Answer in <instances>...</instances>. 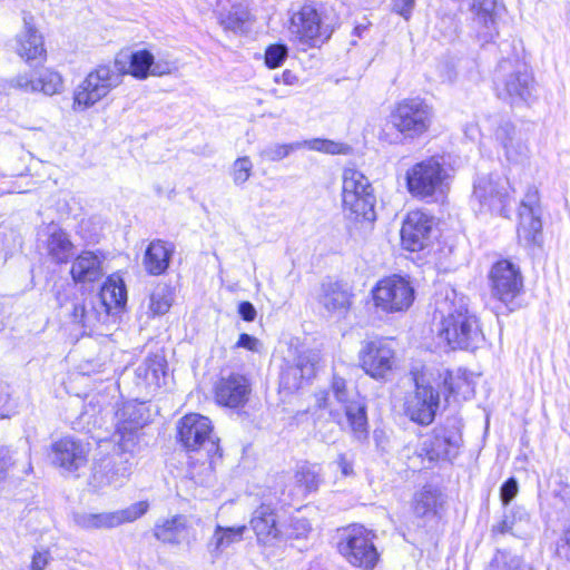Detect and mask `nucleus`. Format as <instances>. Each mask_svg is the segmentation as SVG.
<instances>
[{"label": "nucleus", "instance_id": "c9c22d12", "mask_svg": "<svg viewBox=\"0 0 570 570\" xmlns=\"http://www.w3.org/2000/svg\"><path fill=\"white\" fill-rule=\"evenodd\" d=\"M215 11L224 29L235 32L242 30L249 16L244 4L230 0H216Z\"/></svg>", "mask_w": 570, "mask_h": 570}, {"label": "nucleus", "instance_id": "bf43d9fd", "mask_svg": "<svg viewBox=\"0 0 570 570\" xmlns=\"http://www.w3.org/2000/svg\"><path fill=\"white\" fill-rule=\"evenodd\" d=\"M259 341L249 335V334H246V333H243L239 335V338L236 343V346L237 347H242V348H245V350H248V351H252V352H257L258 348H259Z\"/></svg>", "mask_w": 570, "mask_h": 570}, {"label": "nucleus", "instance_id": "cd10ccee", "mask_svg": "<svg viewBox=\"0 0 570 570\" xmlns=\"http://www.w3.org/2000/svg\"><path fill=\"white\" fill-rule=\"evenodd\" d=\"M39 240L48 256L56 264H67L73 255L75 246L67 232L56 224H49L39 232Z\"/></svg>", "mask_w": 570, "mask_h": 570}, {"label": "nucleus", "instance_id": "4d7b16f0", "mask_svg": "<svg viewBox=\"0 0 570 570\" xmlns=\"http://www.w3.org/2000/svg\"><path fill=\"white\" fill-rule=\"evenodd\" d=\"M415 6V0H392V9L404 19H409Z\"/></svg>", "mask_w": 570, "mask_h": 570}, {"label": "nucleus", "instance_id": "1a4fd4ad", "mask_svg": "<svg viewBox=\"0 0 570 570\" xmlns=\"http://www.w3.org/2000/svg\"><path fill=\"white\" fill-rule=\"evenodd\" d=\"M90 452V443L68 435L51 443L48 456L60 474L79 478L89 462Z\"/></svg>", "mask_w": 570, "mask_h": 570}, {"label": "nucleus", "instance_id": "aec40b11", "mask_svg": "<svg viewBox=\"0 0 570 570\" xmlns=\"http://www.w3.org/2000/svg\"><path fill=\"white\" fill-rule=\"evenodd\" d=\"M489 278L492 295L505 304L512 302L523 287L519 266L508 259L497 262L490 271Z\"/></svg>", "mask_w": 570, "mask_h": 570}, {"label": "nucleus", "instance_id": "2f4dec72", "mask_svg": "<svg viewBox=\"0 0 570 570\" xmlns=\"http://www.w3.org/2000/svg\"><path fill=\"white\" fill-rule=\"evenodd\" d=\"M71 320L78 324L85 334L99 332L100 327L110 321V316L106 309L99 308L96 299H83L72 304Z\"/></svg>", "mask_w": 570, "mask_h": 570}, {"label": "nucleus", "instance_id": "774afa93", "mask_svg": "<svg viewBox=\"0 0 570 570\" xmlns=\"http://www.w3.org/2000/svg\"><path fill=\"white\" fill-rule=\"evenodd\" d=\"M566 495H570V489H564Z\"/></svg>", "mask_w": 570, "mask_h": 570}, {"label": "nucleus", "instance_id": "20e7f679", "mask_svg": "<svg viewBox=\"0 0 570 570\" xmlns=\"http://www.w3.org/2000/svg\"><path fill=\"white\" fill-rule=\"evenodd\" d=\"M287 30L292 41L306 48L320 46L333 32V28L313 2L292 6Z\"/></svg>", "mask_w": 570, "mask_h": 570}, {"label": "nucleus", "instance_id": "864d4df0", "mask_svg": "<svg viewBox=\"0 0 570 570\" xmlns=\"http://www.w3.org/2000/svg\"><path fill=\"white\" fill-rule=\"evenodd\" d=\"M520 212H531L533 215H540L539 193L534 187H530L521 202Z\"/></svg>", "mask_w": 570, "mask_h": 570}, {"label": "nucleus", "instance_id": "680f3d73", "mask_svg": "<svg viewBox=\"0 0 570 570\" xmlns=\"http://www.w3.org/2000/svg\"><path fill=\"white\" fill-rule=\"evenodd\" d=\"M48 562H49V552L48 551H37L32 556L30 567L32 570H42L47 567Z\"/></svg>", "mask_w": 570, "mask_h": 570}, {"label": "nucleus", "instance_id": "f03ea898", "mask_svg": "<svg viewBox=\"0 0 570 570\" xmlns=\"http://www.w3.org/2000/svg\"><path fill=\"white\" fill-rule=\"evenodd\" d=\"M438 309L443 315L438 335L446 345L452 350L481 346L484 335L476 316L468 311L463 296L458 298L454 289L448 291L444 301L438 303Z\"/></svg>", "mask_w": 570, "mask_h": 570}, {"label": "nucleus", "instance_id": "f3484780", "mask_svg": "<svg viewBox=\"0 0 570 570\" xmlns=\"http://www.w3.org/2000/svg\"><path fill=\"white\" fill-rule=\"evenodd\" d=\"M440 407V393L430 384H424L417 377L415 387L409 392L404 401V413L419 425H430Z\"/></svg>", "mask_w": 570, "mask_h": 570}, {"label": "nucleus", "instance_id": "9b49d317", "mask_svg": "<svg viewBox=\"0 0 570 570\" xmlns=\"http://www.w3.org/2000/svg\"><path fill=\"white\" fill-rule=\"evenodd\" d=\"M446 177V169L436 157L416 163L405 175L409 193L421 199L442 193Z\"/></svg>", "mask_w": 570, "mask_h": 570}, {"label": "nucleus", "instance_id": "a18cd8bd", "mask_svg": "<svg viewBox=\"0 0 570 570\" xmlns=\"http://www.w3.org/2000/svg\"><path fill=\"white\" fill-rule=\"evenodd\" d=\"M62 88V79L58 72L43 70L36 78L35 92H43L51 96L58 94Z\"/></svg>", "mask_w": 570, "mask_h": 570}, {"label": "nucleus", "instance_id": "7ed1b4c3", "mask_svg": "<svg viewBox=\"0 0 570 570\" xmlns=\"http://www.w3.org/2000/svg\"><path fill=\"white\" fill-rule=\"evenodd\" d=\"M336 401L345 412L348 426L355 439L358 441L367 438V416L366 406L360 395L348 390L346 382L342 377L334 376L328 391H320L315 394V403L318 409L328 410L330 414L336 419V410L333 403Z\"/></svg>", "mask_w": 570, "mask_h": 570}, {"label": "nucleus", "instance_id": "ea45409f", "mask_svg": "<svg viewBox=\"0 0 570 570\" xmlns=\"http://www.w3.org/2000/svg\"><path fill=\"white\" fill-rule=\"evenodd\" d=\"M165 360L159 355L148 356L135 371L136 376L147 386H159L165 376Z\"/></svg>", "mask_w": 570, "mask_h": 570}, {"label": "nucleus", "instance_id": "c756f323", "mask_svg": "<svg viewBox=\"0 0 570 570\" xmlns=\"http://www.w3.org/2000/svg\"><path fill=\"white\" fill-rule=\"evenodd\" d=\"M105 259L101 252L82 250L71 263V278L81 284L98 282L106 273Z\"/></svg>", "mask_w": 570, "mask_h": 570}, {"label": "nucleus", "instance_id": "a211bd4d", "mask_svg": "<svg viewBox=\"0 0 570 570\" xmlns=\"http://www.w3.org/2000/svg\"><path fill=\"white\" fill-rule=\"evenodd\" d=\"M460 444L461 432L456 424L438 426L423 440L419 456L431 463L451 460L456 455Z\"/></svg>", "mask_w": 570, "mask_h": 570}, {"label": "nucleus", "instance_id": "f704fd0d", "mask_svg": "<svg viewBox=\"0 0 570 570\" xmlns=\"http://www.w3.org/2000/svg\"><path fill=\"white\" fill-rule=\"evenodd\" d=\"M246 529V525L222 527L217 524L207 542V551L213 560L218 559L234 543L240 542Z\"/></svg>", "mask_w": 570, "mask_h": 570}, {"label": "nucleus", "instance_id": "473e14b6", "mask_svg": "<svg viewBox=\"0 0 570 570\" xmlns=\"http://www.w3.org/2000/svg\"><path fill=\"white\" fill-rule=\"evenodd\" d=\"M95 299L99 308L106 309L108 315L114 317L127 302V289L124 279L118 274L108 276Z\"/></svg>", "mask_w": 570, "mask_h": 570}, {"label": "nucleus", "instance_id": "338daca9", "mask_svg": "<svg viewBox=\"0 0 570 570\" xmlns=\"http://www.w3.org/2000/svg\"><path fill=\"white\" fill-rule=\"evenodd\" d=\"M31 470H32L31 463H30V462H28V463H27V468L22 470V473H23V474H28V473H30V472H31Z\"/></svg>", "mask_w": 570, "mask_h": 570}, {"label": "nucleus", "instance_id": "423d86ee", "mask_svg": "<svg viewBox=\"0 0 570 570\" xmlns=\"http://www.w3.org/2000/svg\"><path fill=\"white\" fill-rule=\"evenodd\" d=\"M342 202L346 216L355 222L373 223L376 198L366 176L355 168L343 171Z\"/></svg>", "mask_w": 570, "mask_h": 570}, {"label": "nucleus", "instance_id": "8fccbe9b", "mask_svg": "<svg viewBox=\"0 0 570 570\" xmlns=\"http://www.w3.org/2000/svg\"><path fill=\"white\" fill-rule=\"evenodd\" d=\"M16 453L9 448H0V482L6 481L10 475H14L17 471Z\"/></svg>", "mask_w": 570, "mask_h": 570}, {"label": "nucleus", "instance_id": "f8f14e48", "mask_svg": "<svg viewBox=\"0 0 570 570\" xmlns=\"http://www.w3.org/2000/svg\"><path fill=\"white\" fill-rule=\"evenodd\" d=\"M373 538L372 532L364 527L353 525L344 531L338 551L352 566L373 569L379 561Z\"/></svg>", "mask_w": 570, "mask_h": 570}, {"label": "nucleus", "instance_id": "a19ab883", "mask_svg": "<svg viewBox=\"0 0 570 570\" xmlns=\"http://www.w3.org/2000/svg\"><path fill=\"white\" fill-rule=\"evenodd\" d=\"M311 531L312 524L306 518L293 515L282 524V541L306 539Z\"/></svg>", "mask_w": 570, "mask_h": 570}, {"label": "nucleus", "instance_id": "a878e982", "mask_svg": "<svg viewBox=\"0 0 570 570\" xmlns=\"http://www.w3.org/2000/svg\"><path fill=\"white\" fill-rule=\"evenodd\" d=\"M433 228V218L422 210H412L406 215L401 228V239L405 249L419 252L429 240Z\"/></svg>", "mask_w": 570, "mask_h": 570}, {"label": "nucleus", "instance_id": "37998d69", "mask_svg": "<svg viewBox=\"0 0 570 570\" xmlns=\"http://www.w3.org/2000/svg\"><path fill=\"white\" fill-rule=\"evenodd\" d=\"M173 304V293L169 287L157 286L149 297V311L154 316L166 314Z\"/></svg>", "mask_w": 570, "mask_h": 570}, {"label": "nucleus", "instance_id": "052dcab7", "mask_svg": "<svg viewBox=\"0 0 570 570\" xmlns=\"http://www.w3.org/2000/svg\"><path fill=\"white\" fill-rule=\"evenodd\" d=\"M12 412L13 407L11 406L9 393L0 389V419L10 417Z\"/></svg>", "mask_w": 570, "mask_h": 570}, {"label": "nucleus", "instance_id": "0e129e2a", "mask_svg": "<svg viewBox=\"0 0 570 570\" xmlns=\"http://www.w3.org/2000/svg\"><path fill=\"white\" fill-rule=\"evenodd\" d=\"M373 439H374L376 448L381 452H387L389 451V443H390V441H389V438H387V435L385 434L384 431L375 430L374 433H373Z\"/></svg>", "mask_w": 570, "mask_h": 570}, {"label": "nucleus", "instance_id": "b1692460", "mask_svg": "<svg viewBox=\"0 0 570 570\" xmlns=\"http://www.w3.org/2000/svg\"><path fill=\"white\" fill-rule=\"evenodd\" d=\"M115 453L108 463L96 468L92 473V484L97 488L105 485H121L130 475L134 466V452L125 451L116 443Z\"/></svg>", "mask_w": 570, "mask_h": 570}, {"label": "nucleus", "instance_id": "4468645a", "mask_svg": "<svg viewBox=\"0 0 570 570\" xmlns=\"http://www.w3.org/2000/svg\"><path fill=\"white\" fill-rule=\"evenodd\" d=\"M358 361L363 371L375 380H386L396 366V352L393 342L376 338L364 342Z\"/></svg>", "mask_w": 570, "mask_h": 570}, {"label": "nucleus", "instance_id": "5fc2aeb1", "mask_svg": "<svg viewBox=\"0 0 570 570\" xmlns=\"http://www.w3.org/2000/svg\"><path fill=\"white\" fill-rule=\"evenodd\" d=\"M518 482L514 478H509L500 489V499L504 505H508L518 494Z\"/></svg>", "mask_w": 570, "mask_h": 570}, {"label": "nucleus", "instance_id": "79ce46f5", "mask_svg": "<svg viewBox=\"0 0 570 570\" xmlns=\"http://www.w3.org/2000/svg\"><path fill=\"white\" fill-rule=\"evenodd\" d=\"M439 502V491L431 487H424L421 491L416 492L413 501L414 512L419 517L433 513Z\"/></svg>", "mask_w": 570, "mask_h": 570}, {"label": "nucleus", "instance_id": "72a5a7b5", "mask_svg": "<svg viewBox=\"0 0 570 570\" xmlns=\"http://www.w3.org/2000/svg\"><path fill=\"white\" fill-rule=\"evenodd\" d=\"M174 253V246L161 239L153 240L144 256V266L150 275L164 274L168 266Z\"/></svg>", "mask_w": 570, "mask_h": 570}, {"label": "nucleus", "instance_id": "603ef678", "mask_svg": "<svg viewBox=\"0 0 570 570\" xmlns=\"http://www.w3.org/2000/svg\"><path fill=\"white\" fill-rule=\"evenodd\" d=\"M177 70V62L167 53L154 56L151 76L160 77Z\"/></svg>", "mask_w": 570, "mask_h": 570}, {"label": "nucleus", "instance_id": "49530a36", "mask_svg": "<svg viewBox=\"0 0 570 570\" xmlns=\"http://www.w3.org/2000/svg\"><path fill=\"white\" fill-rule=\"evenodd\" d=\"M512 515H505L500 522L492 527L493 534H505V533H515L514 529L517 522L529 523L530 517L528 512L523 508H514L512 509Z\"/></svg>", "mask_w": 570, "mask_h": 570}, {"label": "nucleus", "instance_id": "dca6fc26", "mask_svg": "<svg viewBox=\"0 0 570 570\" xmlns=\"http://www.w3.org/2000/svg\"><path fill=\"white\" fill-rule=\"evenodd\" d=\"M148 508L147 501H139L117 511L99 513L75 512L72 514V522L76 527L87 531L112 529L137 520L147 512Z\"/></svg>", "mask_w": 570, "mask_h": 570}, {"label": "nucleus", "instance_id": "e433bc0d", "mask_svg": "<svg viewBox=\"0 0 570 570\" xmlns=\"http://www.w3.org/2000/svg\"><path fill=\"white\" fill-rule=\"evenodd\" d=\"M518 238L525 247L539 245L542 238V223L540 215L531 212H519Z\"/></svg>", "mask_w": 570, "mask_h": 570}, {"label": "nucleus", "instance_id": "2eb2a0df", "mask_svg": "<svg viewBox=\"0 0 570 570\" xmlns=\"http://www.w3.org/2000/svg\"><path fill=\"white\" fill-rule=\"evenodd\" d=\"M510 63H500L499 72H505L497 78L498 96L510 102L519 105L527 102L532 95L534 81L525 65L518 63L511 71L507 72Z\"/></svg>", "mask_w": 570, "mask_h": 570}, {"label": "nucleus", "instance_id": "0eeeda50", "mask_svg": "<svg viewBox=\"0 0 570 570\" xmlns=\"http://www.w3.org/2000/svg\"><path fill=\"white\" fill-rule=\"evenodd\" d=\"M433 107L423 98L412 97L397 101L389 116V122L403 136L414 140L426 134L433 124Z\"/></svg>", "mask_w": 570, "mask_h": 570}, {"label": "nucleus", "instance_id": "5701e85b", "mask_svg": "<svg viewBox=\"0 0 570 570\" xmlns=\"http://www.w3.org/2000/svg\"><path fill=\"white\" fill-rule=\"evenodd\" d=\"M118 422L114 440L125 451H136L138 432L147 423L142 404L128 403L117 412Z\"/></svg>", "mask_w": 570, "mask_h": 570}, {"label": "nucleus", "instance_id": "e2e57ef3", "mask_svg": "<svg viewBox=\"0 0 570 570\" xmlns=\"http://www.w3.org/2000/svg\"><path fill=\"white\" fill-rule=\"evenodd\" d=\"M238 313L246 322H253L256 317V309L250 302H242L238 305Z\"/></svg>", "mask_w": 570, "mask_h": 570}, {"label": "nucleus", "instance_id": "c85d7f7f", "mask_svg": "<svg viewBox=\"0 0 570 570\" xmlns=\"http://www.w3.org/2000/svg\"><path fill=\"white\" fill-rule=\"evenodd\" d=\"M14 50L27 62L42 61L46 57L43 37L35 27L31 16L23 17V27L16 37Z\"/></svg>", "mask_w": 570, "mask_h": 570}, {"label": "nucleus", "instance_id": "412c9836", "mask_svg": "<svg viewBox=\"0 0 570 570\" xmlns=\"http://www.w3.org/2000/svg\"><path fill=\"white\" fill-rule=\"evenodd\" d=\"M472 29L481 45L493 42L499 36V18L503 6L497 0H470Z\"/></svg>", "mask_w": 570, "mask_h": 570}, {"label": "nucleus", "instance_id": "7c9ffc66", "mask_svg": "<svg viewBox=\"0 0 570 570\" xmlns=\"http://www.w3.org/2000/svg\"><path fill=\"white\" fill-rule=\"evenodd\" d=\"M316 299L324 309L337 317H344L352 305V294L338 282H323Z\"/></svg>", "mask_w": 570, "mask_h": 570}, {"label": "nucleus", "instance_id": "3c124183", "mask_svg": "<svg viewBox=\"0 0 570 570\" xmlns=\"http://www.w3.org/2000/svg\"><path fill=\"white\" fill-rule=\"evenodd\" d=\"M494 570H533L518 556L502 554L494 560Z\"/></svg>", "mask_w": 570, "mask_h": 570}, {"label": "nucleus", "instance_id": "393cba45", "mask_svg": "<svg viewBox=\"0 0 570 570\" xmlns=\"http://www.w3.org/2000/svg\"><path fill=\"white\" fill-rule=\"evenodd\" d=\"M494 136L509 163L523 164L530 158L528 134L517 128L512 122L502 121L498 126Z\"/></svg>", "mask_w": 570, "mask_h": 570}, {"label": "nucleus", "instance_id": "09e8293b", "mask_svg": "<svg viewBox=\"0 0 570 570\" xmlns=\"http://www.w3.org/2000/svg\"><path fill=\"white\" fill-rule=\"evenodd\" d=\"M288 57V48L284 43L271 45L265 50V65L269 69L281 67Z\"/></svg>", "mask_w": 570, "mask_h": 570}, {"label": "nucleus", "instance_id": "c03bdc74", "mask_svg": "<svg viewBox=\"0 0 570 570\" xmlns=\"http://www.w3.org/2000/svg\"><path fill=\"white\" fill-rule=\"evenodd\" d=\"M317 361L315 354H301L297 357L296 365L289 368L294 376L299 374V381L293 384L298 389L304 380L308 381L316 374Z\"/></svg>", "mask_w": 570, "mask_h": 570}, {"label": "nucleus", "instance_id": "4c0bfd02", "mask_svg": "<svg viewBox=\"0 0 570 570\" xmlns=\"http://www.w3.org/2000/svg\"><path fill=\"white\" fill-rule=\"evenodd\" d=\"M295 485L285 492V498L291 502L294 498H303L307 493L316 491L320 484V474L314 466L303 465L295 475Z\"/></svg>", "mask_w": 570, "mask_h": 570}, {"label": "nucleus", "instance_id": "4be33fe9", "mask_svg": "<svg viewBox=\"0 0 570 570\" xmlns=\"http://www.w3.org/2000/svg\"><path fill=\"white\" fill-rule=\"evenodd\" d=\"M307 148L309 150L320 151L330 155H346L350 146L330 139L313 138L291 144H271L259 151L262 159L267 161H279L286 158L291 153Z\"/></svg>", "mask_w": 570, "mask_h": 570}, {"label": "nucleus", "instance_id": "39448f33", "mask_svg": "<svg viewBox=\"0 0 570 570\" xmlns=\"http://www.w3.org/2000/svg\"><path fill=\"white\" fill-rule=\"evenodd\" d=\"M284 479L285 476H279L275 488H268L262 493V504L252 513L249 525L259 544L272 547L282 542V523L278 521L275 505L289 504L283 489Z\"/></svg>", "mask_w": 570, "mask_h": 570}, {"label": "nucleus", "instance_id": "6e6552de", "mask_svg": "<svg viewBox=\"0 0 570 570\" xmlns=\"http://www.w3.org/2000/svg\"><path fill=\"white\" fill-rule=\"evenodd\" d=\"M512 191L508 178L497 174L481 175L474 180L472 202L478 204L480 213L508 216Z\"/></svg>", "mask_w": 570, "mask_h": 570}, {"label": "nucleus", "instance_id": "ddd939ff", "mask_svg": "<svg viewBox=\"0 0 570 570\" xmlns=\"http://www.w3.org/2000/svg\"><path fill=\"white\" fill-rule=\"evenodd\" d=\"M178 438L188 451L204 450L207 455L218 452V439L213 434V425L207 416L189 413L178 423Z\"/></svg>", "mask_w": 570, "mask_h": 570}, {"label": "nucleus", "instance_id": "6e6d98bb", "mask_svg": "<svg viewBox=\"0 0 570 570\" xmlns=\"http://www.w3.org/2000/svg\"><path fill=\"white\" fill-rule=\"evenodd\" d=\"M334 464L341 471L343 476H351L354 474V459L352 454L340 453Z\"/></svg>", "mask_w": 570, "mask_h": 570}, {"label": "nucleus", "instance_id": "bb28decb", "mask_svg": "<svg viewBox=\"0 0 570 570\" xmlns=\"http://www.w3.org/2000/svg\"><path fill=\"white\" fill-rule=\"evenodd\" d=\"M250 391V383L244 375L230 374L215 384V399L220 405L236 409L245 405Z\"/></svg>", "mask_w": 570, "mask_h": 570}, {"label": "nucleus", "instance_id": "58836bf2", "mask_svg": "<svg viewBox=\"0 0 570 570\" xmlns=\"http://www.w3.org/2000/svg\"><path fill=\"white\" fill-rule=\"evenodd\" d=\"M444 386L454 399L468 400L474 393L471 374L462 368L449 371L444 377Z\"/></svg>", "mask_w": 570, "mask_h": 570}, {"label": "nucleus", "instance_id": "6ab92c4d", "mask_svg": "<svg viewBox=\"0 0 570 570\" xmlns=\"http://www.w3.org/2000/svg\"><path fill=\"white\" fill-rule=\"evenodd\" d=\"M198 525L199 520L177 514L158 521L154 535L163 543L191 548L198 541Z\"/></svg>", "mask_w": 570, "mask_h": 570}, {"label": "nucleus", "instance_id": "de8ad7c7", "mask_svg": "<svg viewBox=\"0 0 570 570\" xmlns=\"http://www.w3.org/2000/svg\"><path fill=\"white\" fill-rule=\"evenodd\" d=\"M253 174V163L249 157L237 158L230 167V177L236 186H243Z\"/></svg>", "mask_w": 570, "mask_h": 570}, {"label": "nucleus", "instance_id": "69168bd1", "mask_svg": "<svg viewBox=\"0 0 570 570\" xmlns=\"http://www.w3.org/2000/svg\"><path fill=\"white\" fill-rule=\"evenodd\" d=\"M275 81L293 86L298 81V78L289 70H285L281 77H276Z\"/></svg>", "mask_w": 570, "mask_h": 570}, {"label": "nucleus", "instance_id": "9d476101", "mask_svg": "<svg viewBox=\"0 0 570 570\" xmlns=\"http://www.w3.org/2000/svg\"><path fill=\"white\" fill-rule=\"evenodd\" d=\"M372 296L376 308L384 313H400L411 307L415 291L407 278L392 275L376 283Z\"/></svg>", "mask_w": 570, "mask_h": 570}, {"label": "nucleus", "instance_id": "13d9d810", "mask_svg": "<svg viewBox=\"0 0 570 570\" xmlns=\"http://www.w3.org/2000/svg\"><path fill=\"white\" fill-rule=\"evenodd\" d=\"M12 83L14 87L22 89L26 92H35L36 79L28 73L18 75Z\"/></svg>", "mask_w": 570, "mask_h": 570}, {"label": "nucleus", "instance_id": "f257e3e1", "mask_svg": "<svg viewBox=\"0 0 570 570\" xmlns=\"http://www.w3.org/2000/svg\"><path fill=\"white\" fill-rule=\"evenodd\" d=\"M154 55L146 50H137L129 56L128 68L116 71L109 65H100L90 71L73 91L72 109L85 111L104 99L121 82V75L128 73L139 80L151 76Z\"/></svg>", "mask_w": 570, "mask_h": 570}]
</instances>
